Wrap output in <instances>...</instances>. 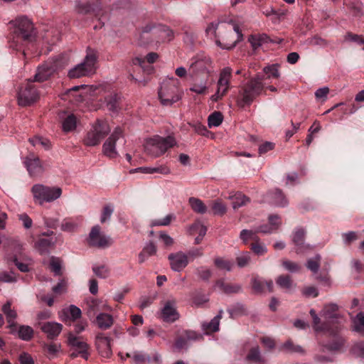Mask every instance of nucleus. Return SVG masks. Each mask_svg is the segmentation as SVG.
Instances as JSON below:
<instances>
[{"mask_svg": "<svg viewBox=\"0 0 364 364\" xmlns=\"http://www.w3.org/2000/svg\"><path fill=\"white\" fill-rule=\"evenodd\" d=\"M312 318V326L317 333H323L331 338L328 343H319V350L336 353L341 350L345 344V338L340 334L343 319L338 313L336 304L326 305L321 311L323 320L318 316L314 309L310 310Z\"/></svg>", "mask_w": 364, "mask_h": 364, "instance_id": "obj_1", "label": "nucleus"}, {"mask_svg": "<svg viewBox=\"0 0 364 364\" xmlns=\"http://www.w3.org/2000/svg\"><path fill=\"white\" fill-rule=\"evenodd\" d=\"M174 36L173 31L168 26L149 23L142 28L139 41L142 45L154 44L159 46L171 41Z\"/></svg>", "mask_w": 364, "mask_h": 364, "instance_id": "obj_2", "label": "nucleus"}, {"mask_svg": "<svg viewBox=\"0 0 364 364\" xmlns=\"http://www.w3.org/2000/svg\"><path fill=\"white\" fill-rule=\"evenodd\" d=\"M264 75L257 74L239 88L237 105L240 107L250 106L262 93L264 89Z\"/></svg>", "mask_w": 364, "mask_h": 364, "instance_id": "obj_3", "label": "nucleus"}, {"mask_svg": "<svg viewBox=\"0 0 364 364\" xmlns=\"http://www.w3.org/2000/svg\"><path fill=\"white\" fill-rule=\"evenodd\" d=\"M10 24L12 25L14 33V41L11 47L18 50L16 46L14 45L16 42L21 41L29 43L36 40V29L33 22L28 17L24 16H18L15 20L11 21Z\"/></svg>", "mask_w": 364, "mask_h": 364, "instance_id": "obj_4", "label": "nucleus"}, {"mask_svg": "<svg viewBox=\"0 0 364 364\" xmlns=\"http://www.w3.org/2000/svg\"><path fill=\"white\" fill-rule=\"evenodd\" d=\"M176 144V140L173 135H168L166 137L155 135L146 139L144 147L148 155L157 158L164 155Z\"/></svg>", "mask_w": 364, "mask_h": 364, "instance_id": "obj_5", "label": "nucleus"}, {"mask_svg": "<svg viewBox=\"0 0 364 364\" xmlns=\"http://www.w3.org/2000/svg\"><path fill=\"white\" fill-rule=\"evenodd\" d=\"M207 32H213L216 38L215 43L222 49L231 50L234 48L239 41H237L235 33L228 29L225 25L220 23H211L206 28Z\"/></svg>", "mask_w": 364, "mask_h": 364, "instance_id": "obj_6", "label": "nucleus"}, {"mask_svg": "<svg viewBox=\"0 0 364 364\" xmlns=\"http://www.w3.org/2000/svg\"><path fill=\"white\" fill-rule=\"evenodd\" d=\"M97 58V50L88 48L84 60L69 70V77L79 78L94 73Z\"/></svg>", "mask_w": 364, "mask_h": 364, "instance_id": "obj_7", "label": "nucleus"}, {"mask_svg": "<svg viewBox=\"0 0 364 364\" xmlns=\"http://www.w3.org/2000/svg\"><path fill=\"white\" fill-rule=\"evenodd\" d=\"M109 132L110 128L108 123L105 121L97 119L87 133L83 142L88 146H97Z\"/></svg>", "mask_w": 364, "mask_h": 364, "instance_id": "obj_8", "label": "nucleus"}, {"mask_svg": "<svg viewBox=\"0 0 364 364\" xmlns=\"http://www.w3.org/2000/svg\"><path fill=\"white\" fill-rule=\"evenodd\" d=\"M31 192L35 201L43 204L44 202H50L58 198L61 196L62 190L60 188L36 183L32 187Z\"/></svg>", "mask_w": 364, "mask_h": 364, "instance_id": "obj_9", "label": "nucleus"}, {"mask_svg": "<svg viewBox=\"0 0 364 364\" xmlns=\"http://www.w3.org/2000/svg\"><path fill=\"white\" fill-rule=\"evenodd\" d=\"M182 94L178 86L170 82L162 83L159 90V97L164 106H171L181 99Z\"/></svg>", "mask_w": 364, "mask_h": 364, "instance_id": "obj_10", "label": "nucleus"}, {"mask_svg": "<svg viewBox=\"0 0 364 364\" xmlns=\"http://www.w3.org/2000/svg\"><path fill=\"white\" fill-rule=\"evenodd\" d=\"M38 98L39 94L36 87L33 84V81H28L20 87L17 95L19 106H30L36 102Z\"/></svg>", "mask_w": 364, "mask_h": 364, "instance_id": "obj_11", "label": "nucleus"}, {"mask_svg": "<svg viewBox=\"0 0 364 364\" xmlns=\"http://www.w3.org/2000/svg\"><path fill=\"white\" fill-rule=\"evenodd\" d=\"M211 60L207 56L197 55L191 60L189 72L193 75H198L199 74H205V76L209 77V68L211 65Z\"/></svg>", "mask_w": 364, "mask_h": 364, "instance_id": "obj_12", "label": "nucleus"}, {"mask_svg": "<svg viewBox=\"0 0 364 364\" xmlns=\"http://www.w3.org/2000/svg\"><path fill=\"white\" fill-rule=\"evenodd\" d=\"M123 137V130L122 128L119 127H116L102 146L104 154L109 158H115L117 156V152L115 149L116 141Z\"/></svg>", "mask_w": 364, "mask_h": 364, "instance_id": "obj_13", "label": "nucleus"}, {"mask_svg": "<svg viewBox=\"0 0 364 364\" xmlns=\"http://www.w3.org/2000/svg\"><path fill=\"white\" fill-rule=\"evenodd\" d=\"M99 225L94 226L89 235L88 243L90 246L105 248L110 245V239L101 232Z\"/></svg>", "mask_w": 364, "mask_h": 364, "instance_id": "obj_14", "label": "nucleus"}, {"mask_svg": "<svg viewBox=\"0 0 364 364\" xmlns=\"http://www.w3.org/2000/svg\"><path fill=\"white\" fill-rule=\"evenodd\" d=\"M58 70V60L53 62H46L39 66L37 73L34 75L33 81L43 82L47 80Z\"/></svg>", "mask_w": 364, "mask_h": 364, "instance_id": "obj_15", "label": "nucleus"}, {"mask_svg": "<svg viewBox=\"0 0 364 364\" xmlns=\"http://www.w3.org/2000/svg\"><path fill=\"white\" fill-rule=\"evenodd\" d=\"M202 339H203V336L201 334L193 331L186 330L177 336L175 346L179 350L186 348L189 342Z\"/></svg>", "mask_w": 364, "mask_h": 364, "instance_id": "obj_16", "label": "nucleus"}, {"mask_svg": "<svg viewBox=\"0 0 364 364\" xmlns=\"http://www.w3.org/2000/svg\"><path fill=\"white\" fill-rule=\"evenodd\" d=\"M161 318L166 323H173L179 318L175 300H168L165 302L161 311Z\"/></svg>", "mask_w": 364, "mask_h": 364, "instance_id": "obj_17", "label": "nucleus"}, {"mask_svg": "<svg viewBox=\"0 0 364 364\" xmlns=\"http://www.w3.org/2000/svg\"><path fill=\"white\" fill-rule=\"evenodd\" d=\"M68 345L70 346L74 350L79 351L80 356L85 360H87L90 355L89 345L81 338L75 336L73 333H69L68 336Z\"/></svg>", "mask_w": 364, "mask_h": 364, "instance_id": "obj_18", "label": "nucleus"}, {"mask_svg": "<svg viewBox=\"0 0 364 364\" xmlns=\"http://www.w3.org/2000/svg\"><path fill=\"white\" fill-rule=\"evenodd\" d=\"M23 164L31 176L40 175L43 171V168L39 158L33 154H30L25 157Z\"/></svg>", "mask_w": 364, "mask_h": 364, "instance_id": "obj_19", "label": "nucleus"}, {"mask_svg": "<svg viewBox=\"0 0 364 364\" xmlns=\"http://www.w3.org/2000/svg\"><path fill=\"white\" fill-rule=\"evenodd\" d=\"M111 339L105 336L102 333H99L96 336L95 344L97 350L101 356L104 358H109L112 354V349L110 346Z\"/></svg>", "mask_w": 364, "mask_h": 364, "instance_id": "obj_20", "label": "nucleus"}, {"mask_svg": "<svg viewBox=\"0 0 364 364\" xmlns=\"http://www.w3.org/2000/svg\"><path fill=\"white\" fill-rule=\"evenodd\" d=\"M11 301H7L2 306L1 311L5 314L6 321L9 323L7 328L10 329V333L14 334L16 331L17 323L15 322V319L17 317L16 311L11 309Z\"/></svg>", "mask_w": 364, "mask_h": 364, "instance_id": "obj_21", "label": "nucleus"}, {"mask_svg": "<svg viewBox=\"0 0 364 364\" xmlns=\"http://www.w3.org/2000/svg\"><path fill=\"white\" fill-rule=\"evenodd\" d=\"M232 77V69L230 67L224 68L220 73L219 79L217 82V90L226 95L230 87V79Z\"/></svg>", "mask_w": 364, "mask_h": 364, "instance_id": "obj_22", "label": "nucleus"}, {"mask_svg": "<svg viewBox=\"0 0 364 364\" xmlns=\"http://www.w3.org/2000/svg\"><path fill=\"white\" fill-rule=\"evenodd\" d=\"M168 259L170 260L171 269L176 272H181L188 264L187 255L181 252L169 255Z\"/></svg>", "mask_w": 364, "mask_h": 364, "instance_id": "obj_23", "label": "nucleus"}, {"mask_svg": "<svg viewBox=\"0 0 364 364\" xmlns=\"http://www.w3.org/2000/svg\"><path fill=\"white\" fill-rule=\"evenodd\" d=\"M252 288L255 293H263L266 289L269 291H273V282L272 280L266 281L263 278L258 276H252L251 279Z\"/></svg>", "mask_w": 364, "mask_h": 364, "instance_id": "obj_24", "label": "nucleus"}, {"mask_svg": "<svg viewBox=\"0 0 364 364\" xmlns=\"http://www.w3.org/2000/svg\"><path fill=\"white\" fill-rule=\"evenodd\" d=\"M40 328L43 332L47 334L49 339H54L61 332L63 326L55 322L39 323Z\"/></svg>", "mask_w": 364, "mask_h": 364, "instance_id": "obj_25", "label": "nucleus"}, {"mask_svg": "<svg viewBox=\"0 0 364 364\" xmlns=\"http://www.w3.org/2000/svg\"><path fill=\"white\" fill-rule=\"evenodd\" d=\"M267 198L269 203L276 206L284 208L288 205V200L282 191L275 189L271 191L267 194Z\"/></svg>", "mask_w": 364, "mask_h": 364, "instance_id": "obj_26", "label": "nucleus"}, {"mask_svg": "<svg viewBox=\"0 0 364 364\" xmlns=\"http://www.w3.org/2000/svg\"><path fill=\"white\" fill-rule=\"evenodd\" d=\"M306 232L303 228H298L295 230L292 241L296 247V252H301L304 249L309 248V245H305L304 238Z\"/></svg>", "mask_w": 364, "mask_h": 364, "instance_id": "obj_27", "label": "nucleus"}, {"mask_svg": "<svg viewBox=\"0 0 364 364\" xmlns=\"http://www.w3.org/2000/svg\"><path fill=\"white\" fill-rule=\"evenodd\" d=\"M96 323L100 328L106 330L113 325L114 320L110 314L107 313H100L96 317Z\"/></svg>", "mask_w": 364, "mask_h": 364, "instance_id": "obj_28", "label": "nucleus"}, {"mask_svg": "<svg viewBox=\"0 0 364 364\" xmlns=\"http://www.w3.org/2000/svg\"><path fill=\"white\" fill-rule=\"evenodd\" d=\"M208 77L205 76V78L201 79L200 80H196L190 87V90L193 92H195L198 95H205L208 92Z\"/></svg>", "mask_w": 364, "mask_h": 364, "instance_id": "obj_29", "label": "nucleus"}, {"mask_svg": "<svg viewBox=\"0 0 364 364\" xmlns=\"http://www.w3.org/2000/svg\"><path fill=\"white\" fill-rule=\"evenodd\" d=\"M216 286L225 294L238 293L241 290V286L236 284L226 283L223 279L216 282Z\"/></svg>", "mask_w": 364, "mask_h": 364, "instance_id": "obj_30", "label": "nucleus"}, {"mask_svg": "<svg viewBox=\"0 0 364 364\" xmlns=\"http://www.w3.org/2000/svg\"><path fill=\"white\" fill-rule=\"evenodd\" d=\"M17 333L19 338L23 341H31L34 335L33 328L29 326L21 325L18 328L16 327V331L14 334Z\"/></svg>", "mask_w": 364, "mask_h": 364, "instance_id": "obj_31", "label": "nucleus"}, {"mask_svg": "<svg viewBox=\"0 0 364 364\" xmlns=\"http://www.w3.org/2000/svg\"><path fill=\"white\" fill-rule=\"evenodd\" d=\"M246 359L248 361L257 364H266V360L261 355L260 350L257 346L253 347L249 350Z\"/></svg>", "mask_w": 364, "mask_h": 364, "instance_id": "obj_32", "label": "nucleus"}, {"mask_svg": "<svg viewBox=\"0 0 364 364\" xmlns=\"http://www.w3.org/2000/svg\"><path fill=\"white\" fill-rule=\"evenodd\" d=\"M223 313V310H220L218 314L215 316L209 323L203 324V327L207 333L216 332L219 330L220 320L222 318Z\"/></svg>", "mask_w": 364, "mask_h": 364, "instance_id": "obj_33", "label": "nucleus"}, {"mask_svg": "<svg viewBox=\"0 0 364 364\" xmlns=\"http://www.w3.org/2000/svg\"><path fill=\"white\" fill-rule=\"evenodd\" d=\"M257 232H256V228L252 230H242L240 233V239L242 240V243L245 245H247L249 240H252V242L259 239V237L257 236Z\"/></svg>", "mask_w": 364, "mask_h": 364, "instance_id": "obj_34", "label": "nucleus"}, {"mask_svg": "<svg viewBox=\"0 0 364 364\" xmlns=\"http://www.w3.org/2000/svg\"><path fill=\"white\" fill-rule=\"evenodd\" d=\"M229 198L232 200V208L234 209L245 205L249 201V198L240 192H236L233 195H230Z\"/></svg>", "mask_w": 364, "mask_h": 364, "instance_id": "obj_35", "label": "nucleus"}, {"mask_svg": "<svg viewBox=\"0 0 364 364\" xmlns=\"http://www.w3.org/2000/svg\"><path fill=\"white\" fill-rule=\"evenodd\" d=\"M250 247L252 252L257 256L264 255L267 252V248L266 245L261 242L259 238L254 242H252Z\"/></svg>", "mask_w": 364, "mask_h": 364, "instance_id": "obj_36", "label": "nucleus"}, {"mask_svg": "<svg viewBox=\"0 0 364 364\" xmlns=\"http://www.w3.org/2000/svg\"><path fill=\"white\" fill-rule=\"evenodd\" d=\"M189 204L193 211L197 213L203 214L207 211V206L198 198L194 197L190 198Z\"/></svg>", "mask_w": 364, "mask_h": 364, "instance_id": "obj_37", "label": "nucleus"}, {"mask_svg": "<svg viewBox=\"0 0 364 364\" xmlns=\"http://www.w3.org/2000/svg\"><path fill=\"white\" fill-rule=\"evenodd\" d=\"M77 119L73 114H69L62 122L63 130L69 132L74 130L76 127Z\"/></svg>", "mask_w": 364, "mask_h": 364, "instance_id": "obj_38", "label": "nucleus"}, {"mask_svg": "<svg viewBox=\"0 0 364 364\" xmlns=\"http://www.w3.org/2000/svg\"><path fill=\"white\" fill-rule=\"evenodd\" d=\"M65 316L70 321H75L80 318L82 312L81 310L75 305H70L69 309L64 311Z\"/></svg>", "mask_w": 364, "mask_h": 364, "instance_id": "obj_39", "label": "nucleus"}, {"mask_svg": "<svg viewBox=\"0 0 364 364\" xmlns=\"http://www.w3.org/2000/svg\"><path fill=\"white\" fill-rule=\"evenodd\" d=\"M60 348V345L54 343H45L43 345V351L46 353V356L49 359H51L56 356Z\"/></svg>", "mask_w": 364, "mask_h": 364, "instance_id": "obj_40", "label": "nucleus"}, {"mask_svg": "<svg viewBox=\"0 0 364 364\" xmlns=\"http://www.w3.org/2000/svg\"><path fill=\"white\" fill-rule=\"evenodd\" d=\"M353 326L354 331L364 334V314L362 312L353 318Z\"/></svg>", "mask_w": 364, "mask_h": 364, "instance_id": "obj_41", "label": "nucleus"}, {"mask_svg": "<svg viewBox=\"0 0 364 364\" xmlns=\"http://www.w3.org/2000/svg\"><path fill=\"white\" fill-rule=\"evenodd\" d=\"M49 268L56 276L62 274L61 260L55 257H51L49 262Z\"/></svg>", "mask_w": 364, "mask_h": 364, "instance_id": "obj_42", "label": "nucleus"}, {"mask_svg": "<svg viewBox=\"0 0 364 364\" xmlns=\"http://www.w3.org/2000/svg\"><path fill=\"white\" fill-rule=\"evenodd\" d=\"M276 283L282 289H289L292 286V280L289 275L282 274L277 277Z\"/></svg>", "mask_w": 364, "mask_h": 364, "instance_id": "obj_43", "label": "nucleus"}, {"mask_svg": "<svg viewBox=\"0 0 364 364\" xmlns=\"http://www.w3.org/2000/svg\"><path fill=\"white\" fill-rule=\"evenodd\" d=\"M223 114L220 112H214L208 117V126L209 127H218L223 122Z\"/></svg>", "mask_w": 364, "mask_h": 364, "instance_id": "obj_44", "label": "nucleus"}, {"mask_svg": "<svg viewBox=\"0 0 364 364\" xmlns=\"http://www.w3.org/2000/svg\"><path fill=\"white\" fill-rule=\"evenodd\" d=\"M251 261V256L249 252H243L236 257V262L239 267H247Z\"/></svg>", "mask_w": 364, "mask_h": 364, "instance_id": "obj_45", "label": "nucleus"}, {"mask_svg": "<svg viewBox=\"0 0 364 364\" xmlns=\"http://www.w3.org/2000/svg\"><path fill=\"white\" fill-rule=\"evenodd\" d=\"M321 257L319 255H316L312 258H310L307 261L306 267L312 272L316 273L320 267V262Z\"/></svg>", "mask_w": 364, "mask_h": 364, "instance_id": "obj_46", "label": "nucleus"}, {"mask_svg": "<svg viewBox=\"0 0 364 364\" xmlns=\"http://www.w3.org/2000/svg\"><path fill=\"white\" fill-rule=\"evenodd\" d=\"M207 232V228L200 221H196L190 227V233L193 235L198 233V235L204 237Z\"/></svg>", "mask_w": 364, "mask_h": 364, "instance_id": "obj_47", "label": "nucleus"}, {"mask_svg": "<svg viewBox=\"0 0 364 364\" xmlns=\"http://www.w3.org/2000/svg\"><path fill=\"white\" fill-rule=\"evenodd\" d=\"M176 218L173 214H168L163 219H156L153 220L151 222L150 226H167L173 220Z\"/></svg>", "mask_w": 364, "mask_h": 364, "instance_id": "obj_48", "label": "nucleus"}, {"mask_svg": "<svg viewBox=\"0 0 364 364\" xmlns=\"http://www.w3.org/2000/svg\"><path fill=\"white\" fill-rule=\"evenodd\" d=\"M277 64H272L263 68L264 74L267 75V77L278 78L280 75Z\"/></svg>", "mask_w": 364, "mask_h": 364, "instance_id": "obj_49", "label": "nucleus"}, {"mask_svg": "<svg viewBox=\"0 0 364 364\" xmlns=\"http://www.w3.org/2000/svg\"><path fill=\"white\" fill-rule=\"evenodd\" d=\"M214 264L218 268L220 269H225L227 271H230L233 266L232 262H231L230 260L224 259L221 257L215 258L214 260Z\"/></svg>", "mask_w": 364, "mask_h": 364, "instance_id": "obj_50", "label": "nucleus"}, {"mask_svg": "<svg viewBox=\"0 0 364 364\" xmlns=\"http://www.w3.org/2000/svg\"><path fill=\"white\" fill-rule=\"evenodd\" d=\"M75 9L76 12L80 14H87L92 11V6L88 3H82L80 1H76Z\"/></svg>", "mask_w": 364, "mask_h": 364, "instance_id": "obj_51", "label": "nucleus"}, {"mask_svg": "<svg viewBox=\"0 0 364 364\" xmlns=\"http://www.w3.org/2000/svg\"><path fill=\"white\" fill-rule=\"evenodd\" d=\"M268 223L272 230L276 231L282 225V218L279 215L271 214L268 217Z\"/></svg>", "mask_w": 364, "mask_h": 364, "instance_id": "obj_52", "label": "nucleus"}, {"mask_svg": "<svg viewBox=\"0 0 364 364\" xmlns=\"http://www.w3.org/2000/svg\"><path fill=\"white\" fill-rule=\"evenodd\" d=\"M118 96L116 94L110 95L105 98L107 106L109 110L113 112L117 111L118 107Z\"/></svg>", "mask_w": 364, "mask_h": 364, "instance_id": "obj_53", "label": "nucleus"}, {"mask_svg": "<svg viewBox=\"0 0 364 364\" xmlns=\"http://www.w3.org/2000/svg\"><path fill=\"white\" fill-rule=\"evenodd\" d=\"M211 208L214 215H223L227 210L226 206L218 200L213 202Z\"/></svg>", "mask_w": 364, "mask_h": 364, "instance_id": "obj_54", "label": "nucleus"}, {"mask_svg": "<svg viewBox=\"0 0 364 364\" xmlns=\"http://www.w3.org/2000/svg\"><path fill=\"white\" fill-rule=\"evenodd\" d=\"M231 318L245 314V307L241 304H237L232 308L228 310Z\"/></svg>", "mask_w": 364, "mask_h": 364, "instance_id": "obj_55", "label": "nucleus"}, {"mask_svg": "<svg viewBox=\"0 0 364 364\" xmlns=\"http://www.w3.org/2000/svg\"><path fill=\"white\" fill-rule=\"evenodd\" d=\"M94 273L100 278H107L109 276V270L105 265L94 266L92 267Z\"/></svg>", "mask_w": 364, "mask_h": 364, "instance_id": "obj_56", "label": "nucleus"}, {"mask_svg": "<svg viewBox=\"0 0 364 364\" xmlns=\"http://www.w3.org/2000/svg\"><path fill=\"white\" fill-rule=\"evenodd\" d=\"M113 212L114 208L112 205L107 204L105 205L102 211L100 222L102 223H104L107 220H108L110 218L111 215H112Z\"/></svg>", "mask_w": 364, "mask_h": 364, "instance_id": "obj_57", "label": "nucleus"}, {"mask_svg": "<svg viewBox=\"0 0 364 364\" xmlns=\"http://www.w3.org/2000/svg\"><path fill=\"white\" fill-rule=\"evenodd\" d=\"M283 348L291 353H304V350L300 346L294 344V343L290 340L284 343Z\"/></svg>", "mask_w": 364, "mask_h": 364, "instance_id": "obj_58", "label": "nucleus"}, {"mask_svg": "<svg viewBox=\"0 0 364 364\" xmlns=\"http://www.w3.org/2000/svg\"><path fill=\"white\" fill-rule=\"evenodd\" d=\"M53 241L50 238H40L37 242L39 250L43 252L53 245Z\"/></svg>", "mask_w": 364, "mask_h": 364, "instance_id": "obj_59", "label": "nucleus"}, {"mask_svg": "<svg viewBox=\"0 0 364 364\" xmlns=\"http://www.w3.org/2000/svg\"><path fill=\"white\" fill-rule=\"evenodd\" d=\"M282 266L291 272H298L301 269V267L297 263L289 260H283Z\"/></svg>", "mask_w": 364, "mask_h": 364, "instance_id": "obj_60", "label": "nucleus"}, {"mask_svg": "<svg viewBox=\"0 0 364 364\" xmlns=\"http://www.w3.org/2000/svg\"><path fill=\"white\" fill-rule=\"evenodd\" d=\"M208 301V298L205 295L199 293L193 297V303L198 307L202 306Z\"/></svg>", "mask_w": 364, "mask_h": 364, "instance_id": "obj_61", "label": "nucleus"}, {"mask_svg": "<svg viewBox=\"0 0 364 364\" xmlns=\"http://www.w3.org/2000/svg\"><path fill=\"white\" fill-rule=\"evenodd\" d=\"M197 274L203 280L207 281L210 278L212 272L209 269L202 267L197 269Z\"/></svg>", "mask_w": 364, "mask_h": 364, "instance_id": "obj_62", "label": "nucleus"}, {"mask_svg": "<svg viewBox=\"0 0 364 364\" xmlns=\"http://www.w3.org/2000/svg\"><path fill=\"white\" fill-rule=\"evenodd\" d=\"M146 363H154V364H161V355L154 352L150 355L146 354Z\"/></svg>", "mask_w": 364, "mask_h": 364, "instance_id": "obj_63", "label": "nucleus"}, {"mask_svg": "<svg viewBox=\"0 0 364 364\" xmlns=\"http://www.w3.org/2000/svg\"><path fill=\"white\" fill-rule=\"evenodd\" d=\"M133 359L136 364H145L146 360V354L135 351L133 353Z\"/></svg>", "mask_w": 364, "mask_h": 364, "instance_id": "obj_64", "label": "nucleus"}]
</instances>
